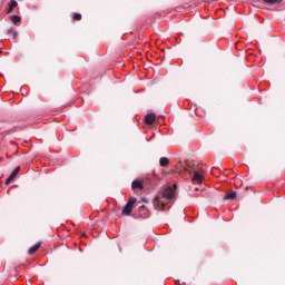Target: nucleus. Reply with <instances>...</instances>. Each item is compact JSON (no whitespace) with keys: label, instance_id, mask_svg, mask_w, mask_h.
<instances>
[{"label":"nucleus","instance_id":"nucleus-9","mask_svg":"<svg viewBox=\"0 0 285 285\" xmlns=\"http://www.w3.org/2000/svg\"><path fill=\"white\" fill-rule=\"evenodd\" d=\"M235 197H237V193L232 191V193H229V194H226V195L224 196V199L233 202V199H235Z\"/></svg>","mask_w":285,"mask_h":285},{"label":"nucleus","instance_id":"nucleus-4","mask_svg":"<svg viewBox=\"0 0 285 285\" xmlns=\"http://www.w3.org/2000/svg\"><path fill=\"white\" fill-rule=\"evenodd\" d=\"M193 181L194 184H203L204 181V174L199 171H195L193 176Z\"/></svg>","mask_w":285,"mask_h":285},{"label":"nucleus","instance_id":"nucleus-14","mask_svg":"<svg viewBox=\"0 0 285 285\" xmlns=\"http://www.w3.org/2000/svg\"><path fill=\"white\" fill-rule=\"evenodd\" d=\"M73 21H81V13H73Z\"/></svg>","mask_w":285,"mask_h":285},{"label":"nucleus","instance_id":"nucleus-15","mask_svg":"<svg viewBox=\"0 0 285 285\" xmlns=\"http://www.w3.org/2000/svg\"><path fill=\"white\" fill-rule=\"evenodd\" d=\"M12 7H9L8 11H7V14H10V12H12Z\"/></svg>","mask_w":285,"mask_h":285},{"label":"nucleus","instance_id":"nucleus-12","mask_svg":"<svg viewBox=\"0 0 285 285\" xmlns=\"http://www.w3.org/2000/svg\"><path fill=\"white\" fill-rule=\"evenodd\" d=\"M8 35H13V39H17V37H19V33L14 30H12V28L8 29Z\"/></svg>","mask_w":285,"mask_h":285},{"label":"nucleus","instance_id":"nucleus-3","mask_svg":"<svg viewBox=\"0 0 285 285\" xmlns=\"http://www.w3.org/2000/svg\"><path fill=\"white\" fill-rule=\"evenodd\" d=\"M19 167H16L12 173L10 174V176L6 179V186L12 184V180L14 179V177H17V175H19Z\"/></svg>","mask_w":285,"mask_h":285},{"label":"nucleus","instance_id":"nucleus-11","mask_svg":"<svg viewBox=\"0 0 285 285\" xmlns=\"http://www.w3.org/2000/svg\"><path fill=\"white\" fill-rule=\"evenodd\" d=\"M264 3H268L269 6H275V3H282V0H263Z\"/></svg>","mask_w":285,"mask_h":285},{"label":"nucleus","instance_id":"nucleus-13","mask_svg":"<svg viewBox=\"0 0 285 285\" xmlns=\"http://www.w3.org/2000/svg\"><path fill=\"white\" fill-rule=\"evenodd\" d=\"M17 6H19V3H17V0H11L9 3V7L13 10H14V8H17Z\"/></svg>","mask_w":285,"mask_h":285},{"label":"nucleus","instance_id":"nucleus-6","mask_svg":"<svg viewBox=\"0 0 285 285\" xmlns=\"http://www.w3.org/2000/svg\"><path fill=\"white\" fill-rule=\"evenodd\" d=\"M131 188H134V190H136L137 188L139 190H144V184H141V181L139 180H134L131 184Z\"/></svg>","mask_w":285,"mask_h":285},{"label":"nucleus","instance_id":"nucleus-2","mask_svg":"<svg viewBox=\"0 0 285 285\" xmlns=\"http://www.w3.org/2000/svg\"><path fill=\"white\" fill-rule=\"evenodd\" d=\"M135 204H137V198L130 197L122 209V215H125L126 217H130V213H132Z\"/></svg>","mask_w":285,"mask_h":285},{"label":"nucleus","instance_id":"nucleus-7","mask_svg":"<svg viewBox=\"0 0 285 285\" xmlns=\"http://www.w3.org/2000/svg\"><path fill=\"white\" fill-rule=\"evenodd\" d=\"M168 164H170V160L166 157H161L159 159V166H161L163 168H166V166H168Z\"/></svg>","mask_w":285,"mask_h":285},{"label":"nucleus","instance_id":"nucleus-16","mask_svg":"<svg viewBox=\"0 0 285 285\" xmlns=\"http://www.w3.org/2000/svg\"><path fill=\"white\" fill-rule=\"evenodd\" d=\"M212 1H217V0H212Z\"/></svg>","mask_w":285,"mask_h":285},{"label":"nucleus","instance_id":"nucleus-1","mask_svg":"<svg viewBox=\"0 0 285 285\" xmlns=\"http://www.w3.org/2000/svg\"><path fill=\"white\" fill-rule=\"evenodd\" d=\"M175 197V185L174 187H167L158 194L154 199V207L156 210H166V206L173 202Z\"/></svg>","mask_w":285,"mask_h":285},{"label":"nucleus","instance_id":"nucleus-8","mask_svg":"<svg viewBox=\"0 0 285 285\" xmlns=\"http://www.w3.org/2000/svg\"><path fill=\"white\" fill-rule=\"evenodd\" d=\"M10 21L12 22L13 26H17V23H21V17L19 16H11Z\"/></svg>","mask_w":285,"mask_h":285},{"label":"nucleus","instance_id":"nucleus-10","mask_svg":"<svg viewBox=\"0 0 285 285\" xmlns=\"http://www.w3.org/2000/svg\"><path fill=\"white\" fill-rule=\"evenodd\" d=\"M38 248H41V243H37L36 245L31 246L30 249H29V255H35V252Z\"/></svg>","mask_w":285,"mask_h":285},{"label":"nucleus","instance_id":"nucleus-5","mask_svg":"<svg viewBox=\"0 0 285 285\" xmlns=\"http://www.w3.org/2000/svg\"><path fill=\"white\" fill-rule=\"evenodd\" d=\"M155 119H156L155 114H148L145 117V124H147V126H153L155 124Z\"/></svg>","mask_w":285,"mask_h":285}]
</instances>
